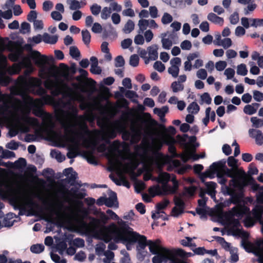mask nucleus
<instances>
[{
  "mask_svg": "<svg viewBox=\"0 0 263 263\" xmlns=\"http://www.w3.org/2000/svg\"><path fill=\"white\" fill-rule=\"evenodd\" d=\"M105 205L109 208H111L114 206H118L117 196L115 192L111 191L109 197L108 198L106 197Z\"/></svg>",
  "mask_w": 263,
  "mask_h": 263,
  "instance_id": "obj_14",
  "label": "nucleus"
},
{
  "mask_svg": "<svg viewBox=\"0 0 263 263\" xmlns=\"http://www.w3.org/2000/svg\"><path fill=\"white\" fill-rule=\"evenodd\" d=\"M59 66L62 70L63 76H67L69 72L73 74H75L77 71L76 66L74 64H73L69 67L64 63H60Z\"/></svg>",
  "mask_w": 263,
  "mask_h": 263,
  "instance_id": "obj_19",
  "label": "nucleus"
},
{
  "mask_svg": "<svg viewBox=\"0 0 263 263\" xmlns=\"http://www.w3.org/2000/svg\"><path fill=\"white\" fill-rule=\"evenodd\" d=\"M160 127L162 128L165 133L167 132L168 134V135L172 136L173 137L176 133V130L175 128L173 126H170L167 128H166L165 126L163 124L159 125ZM167 134H165V135L163 137V138Z\"/></svg>",
  "mask_w": 263,
  "mask_h": 263,
  "instance_id": "obj_35",
  "label": "nucleus"
},
{
  "mask_svg": "<svg viewBox=\"0 0 263 263\" xmlns=\"http://www.w3.org/2000/svg\"><path fill=\"white\" fill-rule=\"evenodd\" d=\"M27 161L24 158H20L17 160L15 161L14 165L16 168H23L26 166Z\"/></svg>",
  "mask_w": 263,
  "mask_h": 263,
  "instance_id": "obj_42",
  "label": "nucleus"
},
{
  "mask_svg": "<svg viewBox=\"0 0 263 263\" xmlns=\"http://www.w3.org/2000/svg\"><path fill=\"white\" fill-rule=\"evenodd\" d=\"M233 182V185L234 187H237L242 190L243 188L249 185V179L247 180L245 178L240 177L238 179H233L231 181Z\"/></svg>",
  "mask_w": 263,
  "mask_h": 263,
  "instance_id": "obj_13",
  "label": "nucleus"
},
{
  "mask_svg": "<svg viewBox=\"0 0 263 263\" xmlns=\"http://www.w3.org/2000/svg\"><path fill=\"white\" fill-rule=\"evenodd\" d=\"M208 20L212 22L213 23L219 24L220 25H222L224 22V20L223 18L220 17L217 15H216L214 13H210L207 16Z\"/></svg>",
  "mask_w": 263,
  "mask_h": 263,
  "instance_id": "obj_23",
  "label": "nucleus"
},
{
  "mask_svg": "<svg viewBox=\"0 0 263 263\" xmlns=\"http://www.w3.org/2000/svg\"><path fill=\"white\" fill-rule=\"evenodd\" d=\"M201 101L207 104H210L212 102V98L208 92H204L201 96Z\"/></svg>",
  "mask_w": 263,
  "mask_h": 263,
  "instance_id": "obj_64",
  "label": "nucleus"
},
{
  "mask_svg": "<svg viewBox=\"0 0 263 263\" xmlns=\"http://www.w3.org/2000/svg\"><path fill=\"white\" fill-rule=\"evenodd\" d=\"M172 16L167 13L165 12L161 18V22L163 24H167L171 23L173 21Z\"/></svg>",
  "mask_w": 263,
  "mask_h": 263,
  "instance_id": "obj_53",
  "label": "nucleus"
},
{
  "mask_svg": "<svg viewBox=\"0 0 263 263\" xmlns=\"http://www.w3.org/2000/svg\"><path fill=\"white\" fill-rule=\"evenodd\" d=\"M168 72L174 78L178 77L179 72V68L178 66H171L168 68Z\"/></svg>",
  "mask_w": 263,
  "mask_h": 263,
  "instance_id": "obj_54",
  "label": "nucleus"
},
{
  "mask_svg": "<svg viewBox=\"0 0 263 263\" xmlns=\"http://www.w3.org/2000/svg\"><path fill=\"white\" fill-rule=\"evenodd\" d=\"M152 258V261L153 263H162L163 260L166 261V259L170 258L174 256V252L173 251L172 256L168 255L167 254L165 253H160L158 254H156Z\"/></svg>",
  "mask_w": 263,
  "mask_h": 263,
  "instance_id": "obj_20",
  "label": "nucleus"
},
{
  "mask_svg": "<svg viewBox=\"0 0 263 263\" xmlns=\"http://www.w3.org/2000/svg\"><path fill=\"white\" fill-rule=\"evenodd\" d=\"M249 134L250 137L255 139L257 145H261L263 144V134L261 130L251 128L249 130Z\"/></svg>",
  "mask_w": 263,
  "mask_h": 263,
  "instance_id": "obj_11",
  "label": "nucleus"
},
{
  "mask_svg": "<svg viewBox=\"0 0 263 263\" xmlns=\"http://www.w3.org/2000/svg\"><path fill=\"white\" fill-rule=\"evenodd\" d=\"M22 120L26 124L32 126H40V123L38 120L34 117H29L28 116H25L22 118Z\"/></svg>",
  "mask_w": 263,
  "mask_h": 263,
  "instance_id": "obj_26",
  "label": "nucleus"
},
{
  "mask_svg": "<svg viewBox=\"0 0 263 263\" xmlns=\"http://www.w3.org/2000/svg\"><path fill=\"white\" fill-rule=\"evenodd\" d=\"M149 21L145 19H141L139 21L138 25L139 26V29L141 32L144 31L148 26Z\"/></svg>",
  "mask_w": 263,
  "mask_h": 263,
  "instance_id": "obj_51",
  "label": "nucleus"
},
{
  "mask_svg": "<svg viewBox=\"0 0 263 263\" xmlns=\"http://www.w3.org/2000/svg\"><path fill=\"white\" fill-rule=\"evenodd\" d=\"M50 155L52 157H55L59 162H62L65 159V156L63 155L61 153L56 150H51Z\"/></svg>",
  "mask_w": 263,
  "mask_h": 263,
  "instance_id": "obj_36",
  "label": "nucleus"
},
{
  "mask_svg": "<svg viewBox=\"0 0 263 263\" xmlns=\"http://www.w3.org/2000/svg\"><path fill=\"white\" fill-rule=\"evenodd\" d=\"M11 82V78L6 76L4 73H0V85L2 86H7Z\"/></svg>",
  "mask_w": 263,
  "mask_h": 263,
  "instance_id": "obj_30",
  "label": "nucleus"
},
{
  "mask_svg": "<svg viewBox=\"0 0 263 263\" xmlns=\"http://www.w3.org/2000/svg\"><path fill=\"white\" fill-rule=\"evenodd\" d=\"M168 111V107L167 106H164L161 108H155L154 109V112L160 118L162 121H165L164 118Z\"/></svg>",
  "mask_w": 263,
  "mask_h": 263,
  "instance_id": "obj_24",
  "label": "nucleus"
},
{
  "mask_svg": "<svg viewBox=\"0 0 263 263\" xmlns=\"http://www.w3.org/2000/svg\"><path fill=\"white\" fill-rule=\"evenodd\" d=\"M224 166L225 162L219 161L218 162L213 163L210 167V170L206 171L200 175V179L201 181L202 182H204L205 179L206 178H210L211 179L213 178L214 177V175L216 172Z\"/></svg>",
  "mask_w": 263,
  "mask_h": 263,
  "instance_id": "obj_5",
  "label": "nucleus"
},
{
  "mask_svg": "<svg viewBox=\"0 0 263 263\" xmlns=\"http://www.w3.org/2000/svg\"><path fill=\"white\" fill-rule=\"evenodd\" d=\"M187 110L190 113L196 114L199 112L200 107L196 102H193L188 106Z\"/></svg>",
  "mask_w": 263,
  "mask_h": 263,
  "instance_id": "obj_33",
  "label": "nucleus"
},
{
  "mask_svg": "<svg viewBox=\"0 0 263 263\" xmlns=\"http://www.w3.org/2000/svg\"><path fill=\"white\" fill-rule=\"evenodd\" d=\"M78 147H69L68 152L67 153V157L69 159H73L78 155Z\"/></svg>",
  "mask_w": 263,
  "mask_h": 263,
  "instance_id": "obj_49",
  "label": "nucleus"
},
{
  "mask_svg": "<svg viewBox=\"0 0 263 263\" xmlns=\"http://www.w3.org/2000/svg\"><path fill=\"white\" fill-rule=\"evenodd\" d=\"M138 242V246L141 249H144L148 246V241L146 236L141 235L136 232H134L125 242L128 243H135Z\"/></svg>",
  "mask_w": 263,
  "mask_h": 263,
  "instance_id": "obj_7",
  "label": "nucleus"
},
{
  "mask_svg": "<svg viewBox=\"0 0 263 263\" xmlns=\"http://www.w3.org/2000/svg\"><path fill=\"white\" fill-rule=\"evenodd\" d=\"M111 13V10L110 8L107 7H104L101 13V18L103 20L107 19L110 16Z\"/></svg>",
  "mask_w": 263,
  "mask_h": 263,
  "instance_id": "obj_45",
  "label": "nucleus"
},
{
  "mask_svg": "<svg viewBox=\"0 0 263 263\" xmlns=\"http://www.w3.org/2000/svg\"><path fill=\"white\" fill-rule=\"evenodd\" d=\"M118 224L119 227L114 223L109 226V229H111L110 233L114 239L116 238L118 241L125 242L134 231L124 221L121 220L118 221Z\"/></svg>",
  "mask_w": 263,
  "mask_h": 263,
  "instance_id": "obj_2",
  "label": "nucleus"
},
{
  "mask_svg": "<svg viewBox=\"0 0 263 263\" xmlns=\"http://www.w3.org/2000/svg\"><path fill=\"white\" fill-rule=\"evenodd\" d=\"M69 54L73 58L77 59L80 57V52L76 46H71L69 49Z\"/></svg>",
  "mask_w": 263,
  "mask_h": 263,
  "instance_id": "obj_47",
  "label": "nucleus"
},
{
  "mask_svg": "<svg viewBox=\"0 0 263 263\" xmlns=\"http://www.w3.org/2000/svg\"><path fill=\"white\" fill-rule=\"evenodd\" d=\"M253 98L257 102H261L263 100V93L258 90H254L253 92Z\"/></svg>",
  "mask_w": 263,
  "mask_h": 263,
  "instance_id": "obj_62",
  "label": "nucleus"
},
{
  "mask_svg": "<svg viewBox=\"0 0 263 263\" xmlns=\"http://www.w3.org/2000/svg\"><path fill=\"white\" fill-rule=\"evenodd\" d=\"M139 62V58L137 54L132 55L129 59V64L133 67H137Z\"/></svg>",
  "mask_w": 263,
  "mask_h": 263,
  "instance_id": "obj_56",
  "label": "nucleus"
},
{
  "mask_svg": "<svg viewBox=\"0 0 263 263\" xmlns=\"http://www.w3.org/2000/svg\"><path fill=\"white\" fill-rule=\"evenodd\" d=\"M26 49L30 51L28 57H23V51L22 50H17L13 53L9 54V59L12 62H16L18 61L21 58L22 60L19 64L23 67H27L31 65V60L34 64L39 67H43L49 61H52L53 58L52 56L48 57L45 55H42L37 50H32V48L29 45H26Z\"/></svg>",
  "mask_w": 263,
  "mask_h": 263,
  "instance_id": "obj_1",
  "label": "nucleus"
},
{
  "mask_svg": "<svg viewBox=\"0 0 263 263\" xmlns=\"http://www.w3.org/2000/svg\"><path fill=\"white\" fill-rule=\"evenodd\" d=\"M241 237L243 239L241 241L242 245L243 246V248L245 249L246 250L248 251V252H250L249 251H248V248L251 247L252 245L250 242L248 241L247 240L249 237V234L246 231H242L241 232Z\"/></svg>",
  "mask_w": 263,
  "mask_h": 263,
  "instance_id": "obj_25",
  "label": "nucleus"
},
{
  "mask_svg": "<svg viewBox=\"0 0 263 263\" xmlns=\"http://www.w3.org/2000/svg\"><path fill=\"white\" fill-rule=\"evenodd\" d=\"M162 47L163 48L166 49H169L172 46V41L169 39H166L163 37L161 40Z\"/></svg>",
  "mask_w": 263,
  "mask_h": 263,
  "instance_id": "obj_60",
  "label": "nucleus"
},
{
  "mask_svg": "<svg viewBox=\"0 0 263 263\" xmlns=\"http://www.w3.org/2000/svg\"><path fill=\"white\" fill-rule=\"evenodd\" d=\"M148 193L152 197H154L157 195H166V193H164V190H162V187H160L159 185H156L150 187L148 189Z\"/></svg>",
  "mask_w": 263,
  "mask_h": 263,
  "instance_id": "obj_18",
  "label": "nucleus"
},
{
  "mask_svg": "<svg viewBox=\"0 0 263 263\" xmlns=\"http://www.w3.org/2000/svg\"><path fill=\"white\" fill-rule=\"evenodd\" d=\"M227 66V62L223 61H220L216 63L215 68L218 71L223 70Z\"/></svg>",
  "mask_w": 263,
  "mask_h": 263,
  "instance_id": "obj_61",
  "label": "nucleus"
},
{
  "mask_svg": "<svg viewBox=\"0 0 263 263\" xmlns=\"http://www.w3.org/2000/svg\"><path fill=\"white\" fill-rule=\"evenodd\" d=\"M220 170H222L223 171L224 174L228 177L233 178V179H235L234 178L236 174V171L233 170V168L230 169L227 167L225 165L224 167L221 168Z\"/></svg>",
  "mask_w": 263,
  "mask_h": 263,
  "instance_id": "obj_39",
  "label": "nucleus"
},
{
  "mask_svg": "<svg viewBox=\"0 0 263 263\" xmlns=\"http://www.w3.org/2000/svg\"><path fill=\"white\" fill-rule=\"evenodd\" d=\"M79 227L81 229L84 231L86 233H90V228L89 224L87 222L84 221L83 219H81L79 222Z\"/></svg>",
  "mask_w": 263,
  "mask_h": 263,
  "instance_id": "obj_43",
  "label": "nucleus"
},
{
  "mask_svg": "<svg viewBox=\"0 0 263 263\" xmlns=\"http://www.w3.org/2000/svg\"><path fill=\"white\" fill-rule=\"evenodd\" d=\"M243 111L247 115H251L256 112V108L251 105H247L243 108Z\"/></svg>",
  "mask_w": 263,
  "mask_h": 263,
  "instance_id": "obj_55",
  "label": "nucleus"
},
{
  "mask_svg": "<svg viewBox=\"0 0 263 263\" xmlns=\"http://www.w3.org/2000/svg\"><path fill=\"white\" fill-rule=\"evenodd\" d=\"M32 114L36 117L41 118L43 122L46 121L49 122L48 124L46 125L44 128L41 129L43 132L47 136L54 133L53 130L54 124L51 121L52 116L50 114L46 112L41 107L37 105H34L33 107Z\"/></svg>",
  "mask_w": 263,
  "mask_h": 263,
  "instance_id": "obj_3",
  "label": "nucleus"
},
{
  "mask_svg": "<svg viewBox=\"0 0 263 263\" xmlns=\"http://www.w3.org/2000/svg\"><path fill=\"white\" fill-rule=\"evenodd\" d=\"M134 27L135 24L134 22L131 20H128L125 24L123 31L125 33H129L134 29Z\"/></svg>",
  "mask_w": 263,
  "mask_h": 263,
  "instance_id": "obj_32",
  "label": "nucleus"
},
{
  "mask_svg": "<svg viewBox=\"0 0 263 263\" xmlns=\"http://www.w3.org/2000/svg\"><path fill=\"white\" fill-rule=\"evenodd\" d=\"M250 208L245 204H237L232 208L230 211V214L232 216H236L239 219H241L244 216H246L250 213Z\"/></svg>",
  "mask_w": 263,
  "mask_h": 263,
  "instance_id": "obj_8",
  "label": "nucleus"
},
{
  "mask_svg": "<svg viewBox=\"0 0 263 263\" xmlns=\"http://www.w3.org/2000/svg\"><path fill=\"white\" fill-rule=\"evenodd\" d=\"M83 218V219L87 217L90 220L89 223V228H90V233H92L95 234H98L102 232V230H109V227H107L100 224V220L98 218L88 216V212L85 210L82 211Z\"/></svg>",
  "mask_w": 263,
  "mask_h": 263,
  "instance_id": "obj_4",
  "label": "nucleus"
},
{
  "mask_svg": "<svg viewBox=\"0 0 263 263\" xmlns=\"http://www.w3.org/2000/svg\"><path fill=\"white\" fill-rule=\"evenodd\" d=\"M181 159L184 162H186L190 159L195 161L199 159V155L196 154L195 152H191L188 154L187 156H182Z\"/></svg>",
  "mask_w": 263,
  "mask_h": 263,
  "instance_id": "obj_38",
  "label": "nucleus"
},
{
  "mask_svg": "<svg viewBox=\"0 0 263 263\" xmlns=\"http://www.w3.org/2000/svg\"><path fill=\"white\" fill-rule=\"evenodd\" d=\"M255 223L254 218L251 215V212L249 213L245 218L243 220V223L246 227L251 228L252 227Z\"/></svg>",
  "mask_w": 263,
  "mask_h": 263,
  "instance_id": "obj_31",
  "label": "nucleus"
},
{
  "mask_svg": "<svg viewBox=\"0 0 263 263\" xmlns=\"http://www.w3.org/2000/svg\"><path fill=\"white\" fill-rule=\"evenodd\" d=\"M147 49L150 59L153 61L156 60L158 57V46L156 44H154L148 47Z\"/></svg>",
  "mask_w": 263,
  "mask_h": 263,
  "instance_id": "obj_21",
  "label": "nucleus"
},
{
  "mask_svg": "<svg viewBox=\"0 0 263 263\" xmlns=\"http://www.w3.org/2000/svg\"><path fill=\"white\" fill-rule=\"evenodd\" d=\"M253 218L256 221H258L261 218L263 214V209L261 206H256L252 211Z\"/></svg>",
  "mask_w": 263,
  "mask_h": 263,
  "instance_id": "obj_28",
  "label": "nucleus"
},
{
  "mask_svg": "<svg viewBox=\"0 0 263 263\" xmlns=\"http://www.w3.org/2000/svg\"><path fill=\"white\" fill-rule=\"evenodd\" d=\"M115 66L116 67H123L125 64V61L122 55L117 56L115 59Z\"/></svg>",
  "mask_w": 263,
  "mask_h": 263,
  "instance_id": "obj_57",
  "label": "nucleus"
},
{
  "mask_svg": "<svg viewBox=\"0 0 263 263\" xmlns=\"http://www.w3.org/2000/svg\"><path fill=\"white\" fill-rule=\"evenodd\" d=\"M90 61L91 62V67L90 69V72L93 74H100L101 73L102 70L100 67L98 66V59L96 57H91L90 59Z\"/></svg>",
  "mask_w": 263,
  "mask_h": 263,
  "instance_id": "obj_17",
  "label": "nucleus"
},
{
  "mask_svg": "<svg viewBox=\"0 0 263 263\" xmlns=\"http://www.w3.org/2000/svg\"><path fill=\"white\" fill-rule=\"evenodd\" d=\"M175 143V140L174 138L166 135L163 138H162V142H159L158 143V147L159 149H160L162 146L163 144L167 145L168 146V152L174 156H176V148L174 145Z\"/></svg>",
  "mask_w": 263,
  "mask_h": 263,
  "instance_id": "obj_9",
  "label": "nucleus"
},
{
  "mask_svg": "<svg viewBox=\"0 0 263 263\" xmlns=\"http://www.w3.org/2000/svg\"><path fill=\"white\" fill-rule=\"evenodd\" d=\"M249 185H251V189L254 192H256L258 190L261 191V186L258 183H257L254 178L252 177H250L249 179Z\"/></svg>",
  "mask_w": 263,
  "mask_h": 263,
  "instance_id": "obj_41",
  "label": "nucleus"
},
{
  "mask_svg": "<svg viewBox=\"0 0 263 263\" xmlns=\"http://www.w3.org/2000/svg\"><path fill=\"white\" fill-rule=\"evenodd\" d=\"M251 121L253 123V126L256 128L263 126V118L258 119L256 117H253L251 118Z\"/></svg>",
  "mask_w": 263,
  "mask_h": 263,
  "instance_id": "obj_44",
  "label": "nucleus"
},
{
  "mask_svg": "<svg viewBox=\"0 0 263 263\" xmlns=\"http://www.w3.org/2000/svg\"><path fill=\"white\" fill-rule=\"evenodd\" d=\"M174 201L176 207L181 209V210H184L185 203L181 197L175 196Z\"/></svg>",
  "mask_w": 263,
  "mask_h": 263,
  "instance_id": "obj_50",
  "label": "nucleus"
},
{
  "mask_svg": "<svg viewBox=\"0 0 263 263\" xmlns=\"http://www.w3.org/2000/svg\"><path fill=\"white\" fill-rule=\"evenodd\" d=\"M171 180V175L169 173L166 172H163L160 173L159 175V177L157 179V181L159 183L162 184V189L165 190L167 186L168 182Z\"/></svg>",
  "mask_w": 263,
  "mask_h": 263,
  "instance_id": "obj_12",
  "label": "nucleus"
},
{
  "mask_svg": "<svg viewBox=\"0 0 263 263\" xmlns=\"http://www.w3.org/2000/svg\"><path fill=\"white\" fill-rule=\"evenodd\" d=\"M173 186L168 185L165 190H163L164 193H166V195L168 194H175L177 193L179 189V183L173 184Z\"/></svg>",
  "mask_w": 263,
  "mask_h": 263,
  "instance_id": "obj_29",
  "label": "nucleus"
},
{
  "mask_svg": "<svg viewBox=\"0 0 263 263\" xmlns=\"http://www.w3.org/2000/svg\"><path fill=\"white\" fill-rule=\"evenodd\" d=\"M45 87L51 90V93L53 96L57 97L62 93L61 88L55 84L52 80H49L45 83Z\"/></svg>",
  "mask_w": 263,
  "mask_h": 263,
  "instance_id": "obj_10",
  "label": "nucleus"
},
{
  "mask_svg": "<svg viewBox=\"0 0 263 263\" xmlns=\"http://www.w3.org/2000/svg\"><path fill=\"white\" fill-rule=\"evenodd\" d=\"M37 12L35 10H31L27 15V20L30 22H34L37 17Z\"/></svg>",
  "mask_w": 263,
  "mask_h": 263,
  "instance_id": "obj_63",
  "label": "nucleus"
},
{
  "mask_svg": "<svg viewBox=\"0 0 263 263\" xmlns=\"http://www.w3.org/2000/svg\"><path fill=\"white\" fill-rule=\"evenodd\" d=\"M170 201L167 199H164L163 201L158 203L156 204L157 214H159L160 213H164L163 211H161L165 209L169 204Z\"/></svg>",
  "mask_w": 263,
  "mask_h": 263,
  "instance_id": "obj_27",
  "label": "nucleus"
},
{
  "mask_svg": "<svg viewBox=\"0 0 263 263\" xmlns=\"http://www.w3.org/2000/svg\"><path fill=\"white\" fill-rule=\"evenodd\" d=\"M82 40L86 45L89 44L91 40V35L89 31L87 29L82 31Z\"/></svg>",
  "mask_w": 263,
  "mask_h": 263,
  "instance_id": "obj_34",
  "label": "nucleus"
},
{
  "mask_svg": "<svg viewBox=\"0 0 263 263\" xmlns=\"http://www.w3.org/2000/svg\"><path fill=\"white\" fill-rule=\"evenodd\" d=\"M161 241L160 239H157L155 240H148V246L150 252L153 254H158L160 253H165L168 255L172 256L173 251L163 247L161 245Z\"/></svg>",
  "mask_w": 263,
  "mask_h": 263,
  "instance_id": "obj_6",
  "label": "nucleus"
},
{
  "mask_svg": "<svg viewBox=\"0 0 263 263\" xmlns=\"http://www.w3.org/2000/svg\"><path fill=\"white\" fill-rule=\"evenodd\" d=\"M45 247L42 244L33 245L30 247V251L35 254H39L44 250Z\"/></svg>",
  "mask_w": 263,
  "mask_h": 263,
  "instance_id": "obj_37",
  "label": "nucleus"
},
{
  "mask_svg": "<svg viewBox=\"0 0 263 263\" xmlns=\"http://www.w3.org/2000/svg\"><path fill=\"white\" fill-rule=\"evenodd\" d=\"M58 40V36L57 35H50L47 33H44L43 35V41L45 43L55 44Z\"/></svg>",
  "mask_w": 263,
  "mask_h": 263,
  "instance_id": "obj_22",
  "label": "nucleus"
},
{
  "mask_svg": "<svg viewBox=\"0 0 263 263\" xmlns=\"http://www.w3.org/2000/svg\"><path fill=\"white\" fill-rule=\"evenodd\" d=\"M207 187L206 193L209 195L212 198H215L216 191L215 189L217 186V184L213 181L203 182Z\"/></svg>",
  "mask_w": 263,
  "mask_h": 263,
  "instance_id": "obj_16",
  "label": "nucleus"
},
{
  "mask_svg": "<svg viewBox=\"0 0 263 263\" xmlns=\"http://www.w3.org/2000/svg\"><path fill=\"white\" fill-rule=\"evenodd\" d=\"M70 132L72 133H73L74 134V135L77 138H79L80 139H84V143H89V145L88 146V147H91V148L93 151L96 149V148L97 147V146L98 144V141H92V142H90L89 141L85 139L84 138V135H83V133L82 132H74L73 130H71V129H70Z\"/></svg>",
  "mask_w": 263,
  "mask_h": 263,
  "instance_id": "obj_15",
  "label": "nucleus"
},
{
  "mask_svg": "<svg viewBox=\"0 0 263 263\" xmlns=\"http://www.w3.org/2000/svg\"><path fill=\"white\" fill-rule=\"evenodd\" d=\"M171 88H172L174 92H177L183 90L184 89V86L183 85L175 81L172 83Z\"/></svg>",
  "mask_w": 263,
  "mask_h": 263,
  "instance_id": "obj_46",
  "label": "nucleus"
},
{
  "mask_svg": "<svg viewBox=\"0 0 263 263\" xmlns=\"http://www.w3.org/2000/svg\"><path fill=\"white\" fill-rule=\"evenodd\" d=\"M41 101L44 104L50 105L53 103L54 99L52 96L45 94L42 96Z\"/></svg>",
  "mask_w": 263,
  "mask_h": 263,
  "instance_id": "obj_40",
  "label": "nucleus"
},
{
  "mask_svg": "<svg viewBox=\"0 0 263 263\" xmlns=\"http://www.w3.org/2000/svg\"><path fill=\"white\" fill-rule=\"evenodd\" d=\"M237 73L239 75L245 76L247 74L248 70L245 64H241L237 66Z\"/></svg>",
  "mask_w": 263,
  "mask_h": 263,
  "instance_id": "obj_48",
  "label": "nucleus"
},
{
  "mask_svg": "<svg viewBox=\"0 0 263 263\" xmlns=\"http://www.w3.org/2000/svg\"><path fill=\"white\" fill-rule=\"evenodd\" d=\"M101 10V7L97 4H93L90 7V11L94 15H98Z\"/></svg>",
  "mask_w": 263,
  "mask_h": 263,
  "instance_id": "obj_58",
  "label": "nucleus"
},
{
  "mask_svg": "<svg viewBox=\"0 0 263 263\" xmlns=\"http://www.w3.org/2000/svg\"><path fill=\"white\" fill-rule=\"evenodd\" d=\"M154 68L160 72H163L165 68V65L160 61H156L154 64Z\"/></svg>",
  "mask_w": 263,
  "mask_h": 263,
  "instance_id": "obj_59",
  "label": "nucleus"
},
{
  "mask_svg": "<svg viewBox=\"0 0 263 263\" xmlns=\"http://www.w3.org/2000/svg\"><path fill=\"white\" fill-rule=\"evenodd\" d=\"M250 26L254 27L263 26V19L250 18Z\"/></svg>",
  "mask_w": 263,
  "mask_h": 263,
  "instance_id": "obj_52",
  "label": "nucleus"
}]
</instances>
